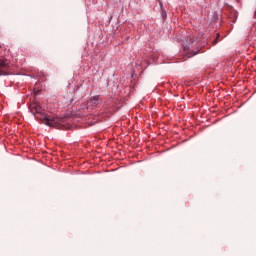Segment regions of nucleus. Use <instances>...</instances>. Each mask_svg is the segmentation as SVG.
Returning a JSON list of instances; mask_svg holds the SVG:
<instances>
[{
    "label": "nucleus",
    "mask_w": 256,
    "mask_h": 256,
    "mask_svg": "<svg viewBox=\"0 0 256 256\" xmlns=\"http://www.w3.org/2000/svg\"><path fill=\"white\" fill-rule=\"evenodd\" d=\"M30 111L32 114H37V119L41 120L42 123L46 124L50 127H59V124L61 122V119L57 116H47L45 113H43V108H41V104L39 102L33 103L30 106Z\"/></svg>",
    "instance_id": "obj_1"
},
{
    "label": "nucleus",
    "mask_w": 256,
    "mask_h": 256,
    "mask_svg": "<svg viewBox=\"0 0 256 256\" xmlns=\"http://www.w3.org/2000/svg\"><path fill=\"white\" fill-rule=\"evenodd\" d=\"M99 104V97L98 96H94L93 98H91L88 102H87V106L86 109H93L95 106H97Z\"/></svg>",
    "instance_id": "obj_2"
},
{
    "label": "nucleus",
    "mask_w": 256,
    "mask_h": 256,
    "mask_svg": "<svg viewBox=\"0 0 256 256\" xmlns=\"http://www.w3.org/2000/svg\"><path fill=\"white\" fill-rule=\"evenodd\" d=\"M196 55V53H194L192 56Z\"/></svg>",
    "instance_id": "obj_3"
}]
</instances>
